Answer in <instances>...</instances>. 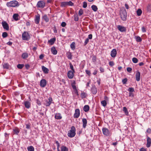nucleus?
I'll use <instances>...</instances> for the list:
<instances>
[{"instance_id":"nucleus-7","label":"nucleus","mask_w":151,"mask_h":151,"mask_svg":"<svg viewBox=\"0 0 151 151\" xmlns=\"http://www.w3.org/2000/svg\"><path fill=\"white\" fill-rule=\"evenodd\" d=\"M45 5V2L43 1H38L37 5V7L43 8Z\"/></svg>"},{"instance_id":"nucleus-14","label":"nucleus","mask_w":151,"mask_h":151,"mask_svg":"<svg viewBox=\"0 0 151 151\" xmlns=\"http://www.w3.org/2000/svg\"><path fill=\"white\" fill-rule=\"evenodd\" d=\"M117 54V52L116 49H113L111 52V55L112 58H115Z\"/></svg>"},{"instance_id":"nucleus-46","label":"nucleus","mask_w":151,"mask_h":151,"mask_svg":"<svg viewBox=\"0 0 151 151\" xmlns=\"http://www.w3.org/2000/svg\"><path fill=\"white\" fill-rule=\"evenodd\" d=\"M133 62L134 63H137L138 62V59L136 58H133L132 59Z\"/></svg>"},{"instance_id":"nucleus-57","label":"nucleus","mask_w":151,"mask_h":151,"mask_svg":"<svg viewBox=\"0 0 151 151\" xmlns=\"http://www.w3.org/2000/svg\"><path fill=\"white\" fill-rule=\"evenodd\" d=\"M109 65L111 66H113L114 65V63L113 61H110L109 63Z\"/></svg>"},{"instance_id":"nucleus-27","label":"nucleus","mask_w":151,"mask_h":151,"mask_svg":"<svg viewBox=\"0 0 151 151\" xmlns=\"http://www.w3.org/2000/svg\"><path fill=\"white\" fill-rule=\"evenodd\" d=\"M60 149L61 151H68V148L64 145L62 146Z\"/></svg>"},{"instance_id":"nucleus-44","label":"nucleus","mask_w":151,"mask_h":151,"mask_svg":"<svg viewBox=\"0 0 151 151\" xmlns=\"http://www.w3.org/2000/svg\"><path fill=\"white\" fill-rule=\"evenodd\" d=\"M74 20L76 21H77L79 19L78 17L77 14H75L74 15Z\"/></svg>"},{"instance_id":"nucleus-24","label":"nucleus","mask_w":151,"mask_h":151,"mask_svg":"<svg viewBox=\"0 0 151 151\" xmlns=\"http://www.w3.org/2000/svg\"><path fill=\"white\" fill-rule=\"evenodd\" d=\"M42 70L44 73H48L49 71L48 69L45 67L44 66H42Z\"/></svg>"},{"instance_id":"nucleus-21","label":"nucleus","mask_w":151,"mask_h":151,"mask_svg":"<svg viewBox=\"0 0 151 151\" xmlns=\"http://www.w3.org/2000/svg\"><path fill=\"white\" fill-rule=\"evenodd\" d=\"M122 111L124 112L125 114L127 116L129 115V113L127 108L124 106L122 108Z\"/></svg>"},{"instance_id":"nucleus-6","label":"nucleus","mask_w":151,"mask_h":151,"mask_svg":"<svg viewBox=\"0 0 151 151\" xmlns=\"http://www.w3.org/2000/svg\"><path fill=\"white\" fill-rule=\"evenodd\" d=\"M102 130L103 134L106 136H109L111 134L109 131L106 128H103Z\"/></svg>"},{"instance_id":"nucleus-10","label":"nucleus","mask_w":151,"mask_h":151,"mask_svg":"<svg viewBox=\"0 0 151 151\" xmlns=\"http://www.w3.org/2000/svg\"><path fill=\"white\" fill-rule=\"evenodd\" d=\"M80 115V111L79 109H75V113L74 114V117L75 118H78Z\"/></svg>"},{"instance_id":"nucleus-43","label":"nucleus","mask_w":151,"mask_h":151,"mask_svg":"<svg viewBox=\"0 0 151 151\" xmlns=\"http://www.w3.org/2000/svg\"><path fill=\"white\" fill-rule=\"evenodd\" d=\"M24 65L23 64H19L17 65V67L19 69H21L24 67Z\"/></svg>"},{"instance_id":"nucleus-36","label":"nucleus","mask_w":151,"mask_h":151,"mask_svg":"<svg viewBox=\"0 0 151 151\" xmlns=\"http://www.w3.org/2000/svg\"><path fill=\"white\" fill-rule=\"evenodd\" d=\"M135 39L136 41L138 42H141L142 41V39L141 37L139 36H136L135 37Z\"/></svg>"},{"instance_id":"nucleus-15","label":"nucleus","mask_w":151,"mask_h":151,"mask_svg":"<svg viewBox=\"0 0 151 151\" xmlns=\"http://www.w3.org/2000/svg\"><path fill=\"white\" fill-rule=\"evenodd\" d=\"M140 79V73L139 71H137L136 74V80L137 81H139Z\"/></svg>"},{"instance_id":"nucleus-30","label":"nucleus","mask_w":151,"mask_h":151,"mask_svg":"<svg viewBox=\"0 0 151 151\" xmlns=\"http://www.w3.org/2000/svg\"><path fill=\"white\" fill-rule=\"evenodd\" d=\"M137 15L138 16H140L141 15L142 13V11L140 9H138L136 11Z\"/></svg>"},{"instance_id":"nucleus-49","label":"nucleus","mask_w":151,"mask_h":151,"mask_svg":"<svg viewBox=\"0 0 151 151\" xmlns=\"http://www.w3.org/2000/svg\"><path fill=\"white\" fill-rule=\"evenodd\" d=\"M129 92H133L134 91V89L133 88H129L128 89Z\"/></svg>"},{"instance_id":"nucleus-59","label":"nucleus","mask_w":151,"mask_h":151,"mask_svg":"<svg viewBox=\"0 0 151 151\" xmlns=\"http://www.w3.org/2000/svg\"><path fill=\"white\" fill-rule=\"evenodd\" d=\"M142 30L143 32H146V29L144 27H142Z\"/></svg>"},{"instance_id":"nucleus-41","label":"nucleus","mask_w":151,"mask_h":151,"mask_svg":"<svg viewBox=\"0 0 151 151\" xmlns=\"http://www.w3.org/2000/svg\"><path fill=\"white\" fill-rule=\"evenodd\" d=\"M73 95H75L76 96H78L79 95L78 91L77 89L74 90L73 92Z\"/></svg>"},{"instance_id":"nucleus-26","label":"nucleus","mask_w":151,"mask_h":151,"mask_svg":"<svg viewBox=\"0 0 151 151\" xmlns=\"http://www.w3.org/2000/svg\"><path fill=\"white\" fill-rule=\"evenodd\" d=\"M28 57V54L27 52H24L23 53L22 55V57L23 59H25L27 58Z\"/></svg>"},{"instance_id":"nucleus-25","label":"nucleus","mask_w":151,"mask_h":151,"mask_svg":"<svg viewBox=\"0 0 151 151\" xmlns=\"http://www.w3.org/2000/svg\"><path fill=\"white\" fill-rule=\"evenodd\" d=\"M91 92L94 94H96L97 92V89L95 86H93L91 89Z\"/></svg>"},{"instance_id":"nucleus-5","label":"nucleus","mask_w":151,"mask_h":151,"mask_svg":"<svg viewBox=\"0 0 151 151\" xmlns=\"http://www.w3.org/2000/svg\"><path fill=\"white\" fill-rule=\"evenodd\" d=\"M22 39L24 40H28L30 39V35L27 32H24L22 34Z\"/></svg>"},{"instance_id":"nucleus-13","label":"nucleus","mask_w":151,"mask_h":151,"mask_svg":"<svg viewBox=\"0 0 151 151\" xmlns=\"http://www.w3.org/2000/svg\"><path fill=\"white\" fill-rule=\"evenodd\" d=\"M2 24L3 27V28L6 29V30H8L9 29V26L8 24L5 22H2Z\"/></svg>"},{"instance_id":"nucleus-16","label":"nucleus","mask_w":151,"mask_h":151,"mask_svg":"<svg viewBox=\"0 0 151 151\" xmlns=\"http://www.w3.org/2000/svg\"><path fill=\"white\" fill-rule=\"evenodd\" d=\"M40 15L38 14L35 16V22L36 24H37L39 23L40 21Z\"/></svg>"},{"instance_id":"nucleus-11","label":"nucleus","mask_w":151,"mask_h":151,"mask_svg":"<svg viewBox=\"0 0 151 151\" xmlns=\"http://www.w3.org/2000/svg\"><path fill=\"white\" fill-rule=\"evenodd\" d=\"M75 71H73L71 70L69 71L67 73L68 77L69 79H72L74 77V73Z\"/></svg>"},{"instance_id":"nucleus-40","label":"nucleus","mask_w":151,"mask_h":151,"mask_svg":"<svg viewBox=\"0 0 151 151\" xmlns=\"http://www.w3.org/2000/svg\"><path fill=\"white\" fill-rule=\"evenodd\" d=\"M3 66L4 68L8 69L9 68V65L8 63H5L3 65Z\"/></svg>"},{"instance_id":"nucleus-19","label":"nucleus","mask_w":151,"mask_h":151,"mask_svg":"<svg viewBox=\"0 0 151 151\" xmlns=\"http://www.w3.org/2000/svg\"><path fill=\"white\" fill-rule=\"evenodd\" d=\"M24 105L26 108L29 109L31 106V103L28 101H25L24 102Z\"/></svg>"},{"instance_id":"nucleus-54","label":"nucleus","mask_w":151,"mask_h":151,"mask_svg":"<svg viewBox=\"0 0 151 151\" xmlns=\"http://www.w3.org/2000/svg\"><path fill=\"white\" fill-rule=\"evenodd\" d=\"M96 60V57L95 56H93L92 57V60L93 62H95Z\"/></svg>"},{"instance_id":"nucleus-17","label":"nucleus","mask_w":151,"mask_h":151,"mask_svg":"<svg viewBox=\"0 0 151 151\" xmlns=\"http://www.w3.org/2000/svg\"><path fill=\"white\" fill-rule=\"evenodd\" d=\"M56 38L55 37L51 38L48 40V43L50 45H52L54 44Z\"/></svg>"},{"instance_id":"nucleus-61","label":"nucleus","mask_w":151,"mask_h":151,"mask_svg":"<svg viewBox=\"0 0 151 151\" xmlns=\"http://www.w3.org/2000/svg\"><path fill=\"white\" fill-rule=\"evenodd\" d=\"M100 70L101 73H103L104 71V69L102 67H100Z\"/></svg>"},{"instance_id":"nucleus-12","label":"nucleus","mask_w":151,"mask_h":151,"mask_svg":"<svg viewBox=\"0 0 151 151\" xmlns=\"http://www.w3.org/2000/svg\"><path fill=\"white\" fill-rule=\"evenodd\" d=\"M47 81L45 79H42L40 82V85L42 87H45L46 85Z\"/></svg>"},{"instance_id":"nucleus-60","label":"nucleus","mask_w":151,"mask_h":151,"mask_svg":"<svg viewBox=\"0 0 151 151\" xmlns=\"http://www.w3.org/2000/svg\"><path fill=\"white\" fill-rule=\"evenodd\" d=\"M26 128L28 129H29L30 128V124H26Z\"/></svg>"},{"instance_id":"nucleus-55","label":"nucleus","mask_w":151,"mask_h":151,"mask_svg":"<svg viewBox=\"0 0 151 151\" xmlns=\"http://www.w3.org/2000/svg\"><path fill=\"white\" fill-rule=\"evenodd\" d=\"M151 132V129L148 128L146 131V133L150 134Z\"/></svg>"},{"instance_id":"nucleus-56","label":"nucleus","mask_w":151,"mask_h":151,"mask_svg":"<svg viewBox=\"0 0 151 151\" xmlns=\"http://www.w3.org/2000/svg\"><path fill=\"white\" fill-rule=\"evenodd\" d=\"M66 23L65 22H63L61 24V25L62 27H65L66 26Z\"/></svg>"},{"instance_id":"nucleus-33","label":"nucleus","mask_w":151,"mask_h":151,"mask_svg":"<svg viewBox=\"0 0 151 151\" xmlns=\"http://www.w3.org/2000/svg\"><path fill=\"white\" fill-rule=\"evenodd\" d=\"M66 54L67 56L68 59L70 60L72 59V55L71 53L70 52H68Z\"/></svg>"},{"instance_id":"nucleus-51","label":"nucleus","mask_w":151,"mask_h":151,"mask_svg":"<svg viewBox=\"0 0 151 151\" xmlns=\"http://www.w3.org/2000/svg\"><path fill=\"white\" fill-rule=\"evenodd\" d=\"M89 41V39L88 38H86L85 40L84 41V45H86L88 44V42Z\"/></svg>"},{"instance_id":"nucleus-2","label":"nucleus","mask_w":151,"mask_h":151,"mask_svg":"<svg viewBox=\"0 0 151 151\" xmlns=\"http://www.w3.org/2000/svg\"><path fill=\"white\" fill-rule=\"evenodd\" d=\"M120 15L121 19L123 21L126 20L127 17V12L125 9L123 8L121 10Z\"/></svg>"},{"instance_id":"nucleus-39","label":"nucleus","mask_w":151,"mask_h":151,"mask_svg":"<svg viewBox=\"0 0 151 151\" xmlns=\"http://www.w3.org/2000/svg\"><path fill=\"white\" fill-rule=\"evenodd\" d=\"M101 104L104 107H105L106 106L107 103L106 100H103L101 101Z\"/></svg>"},{"instance_id":"nucleus-3","label":"nucleus","mask_w":151,"mask_h":151,"mask_svg":"<svg viewBox=\"0 0 151 151\" xmlns=\"http://www.w3.org/2000/svg\"><path fill=\"white\" fill-rule=\"evenodd\" d=\"M6 5L8 7H15L19 5L18 2L16 0H13L7 2Z\"/></svg>"},{"instance_id":"nucleus-32","label":"nucleus","mask_w":151,"mask_h":151,"mask_svg":"<svg viewBox=\"0 0 151 151\" xmlns=\"http://www.w3.org/2000/svg\"><path fill=\"white\" fill-rule=\"evenodd\" d=\"M19 14H15L13 15V18L16 21H17L19 20L18 19Z\"/></svg>"},{"instance_id":"nucleus-38","label":"nucleus","mask_w":151,"mask_h":151,"mask_svg":"<svg viewBox=\"0 0 151 151\" xmlns=\"http://www.w3.org/2000/svg\"><path fill=\"white\" fill-rule=\"evenodd\" d=\"M27 149L28 151H34V148L33 146H30L28 147L27 148Z\"/></svg>"},{"instance_id":"nucleus-29","label":"nucleus","mask_w":151,"mask_h":151,"mask_svg":"<svg viewBox=\"0 0 151 151\" xmlns=\"http://www.w3.org/2000/svg\"><path fill=\"white\" fill-rule=\"evenodd\" d=\"M13 131L15 134H18L20 132L19 129L17 127H15L13 129Z\"/></svg>"},{"instance_id":"nucleus-9","label":"nucleus","mask_w":151,"mask_h":151,"mask_svg":"<svg viewBox=\"0 0 151 151\" xmlns=\"http://www.w3.org/2000/svg\"><path fill=\"white\" fill-rule=\"evenodd\" d=\"M118 29L121 32H125L127 29L126 27L120 25H118L117 26Z\"/></svg>"},{"instance_id":"nucleus-18","label":"nucleus","mask_w":151,"mask_h":151,"mask_svg":"<svg viewBox=\"0 0 151 151\" xmlns=\"http://www.w3.org/2000/svg\"><path fill=\"white\" fill-rule=\"evenodd\" d=\"M147 143L146 146L147 147H150L151 145V139L147 137Z\"/></svg>"},{"instance_id":"nucleus-62","label":"nucleus","mask_w":151,"mask_h":151,"mask_svg":"<svg viewBox=\"0 0 151 151\" xmlns=\"http://www.w3.org/2000/svg\"><path fill=\"white\" fill-rule=\"evenodd\" d=\"M104 100H106V101H108L109 100V98L106 96H105L104 98Z\"/></svg>"},{"instance_id":"nucleus-64","label":"nucleus","mask_w":151,"mask_h":151,"mask_svg":"<svg viewBox=\"0 0 151 151\" xmlns=\"http://www.w3.org/2000/svg\"><path fill=\"white\" fill-rule=\"evenodd\" d=\"M139 151H147L144 148H142L140 149Z\"/></svg>"},{"instance_id":"nucleus-45","label":"nucleus","mask_w":151,"mask_h":151,"mask_svg":"<svg viewBox=\"0 0 151 151\" xmlns=\"http://www.w3.org/2000/svg\"><path fill=\"white\" fill-rule=\"evenodd\" d=\"M69 65H70V69L71 70V71H73V72L75 71V70L74 69V68H73V66L72 65V64L70 63Z\"/></svg>"},{"instance_id":"nucleus-42","label":"nucleus","mask_w":151,"mask_h":151,"mask_svg":"<svg viewBox=\"0 0 151 151\" xmlns=\"http://www.w3.org/2000/svg\"><path fill=\"white\" fill-rule=\"evenodd\" d=\"M75 81H74L72 84V86L73 90L77 89L76 86L75 85Z\"/></svg>"},{"instance_id":"nucleus-35","label":"nucleus","mask_w":151,"mask_h":151,"mask_svg":"<svg viewBox=\"0 0 151 151\" xmlns=\"http://www.w3.org/2000/svg\"><path fill=\"white\" fill-rule=\"evenodd\" d=\"M70 47L73 50H74L75 49V43L74 42H73L71 43Z\"/></svg>"},{"instance_id":"nucleus-20","label":"nucleus","mask_w":151,"mask_h":151,"mask_svg":"<svg viewBox=\"0 0 151 151\" xmlns=\"http://www.w3.org/2000/svg\"><path fill=\"white\" fill-rule=\"evenodd\" d=\"M83 127V128H85L86 127L87 124V120L86 119L83 118L82 119Z\"/></svg>"},{"instance_id":"nucleus-53","label":"nucleus","mask_w":151,"mask_h":151,"mask_svg":"<svg viewBox=\"0 0 151 151\" xmlns=\"http://www.w3.org/2000/svg\"><path fill=\"white\" fill-rule=\"evenodd\" d=\"M85 72L89 76H90L91 75V72L90 71L88 70H86Z\"/></svg>"},{"instance_id":"nucleus-23","label":"nucleus","mask_w":151,"mask_h":151,"mask_svg":"<svg viewBox=\"0 0 151 151\" xmlns=\"http://www.w3.org/2000/svg\"><path fill=\"white\" fill-rule=\"evenodd\" d=\"M51 52L53 55H56L57 53V51L54 47H52L51 48Z\"/></svg>"},{"instance_id":"nucleus-28","label":"nucleus","mask_w":151,"mask_h":151,"mask_svg":"<svg viewBox=\"0 0 151 151\" xmlns=\"http://www.w3.org/2000/svg\"><path fill=\"white\" fill-rule=\"evenodd\" d=\"M42 19L46 22H48L49 21V18L46 15H45L43 16Z\"/></svg>"},{"instance_id":"nucleus-37","label":"nucleus","mask_w":151,"mask_h":151,"mask_svg":"<svg viewBox=\"0 0 151 151\" xmlns=\"http://www.w3.org/2000/svg\"><path fill=\"white\" fill-rule=\"evenodd\" d=\"M81 96L82 99L84 98L87 96V94L84 92H82L81 93Z\"/></svg>"},{"instance_id":"nucleus-48","label":"nucleus","mask_w":151,"mask_h":151,"mask_svg":"<svg viewBox=\"0 0 151 151\" xmlns=\"http://www.w3.org/2000/svg\"><path fill=\"white\" fill-rule=\"evenodd\" d=\"M8 36L7 33L6 32H4L2 33V36L3 38H5Z\"/></svg>"},{"instance_id":"nucleus-1","label":"nucleus","mask_w":151,"mask_h":151,"mask_svg":"<svg viewBox=\"0 0 151 151\" xmlns=\"http://www.w3.org/2000/svg\"><path fill=\"white\" fill-rule=\"evenodd\" d=\"M76 129L75 127L74 126H72L70 128V129L68 131V136L70 138L74 137L76 134Z\"/></svg>"},{"instance_id":"nucleus-34","label":"nucleus","mask_w":151,"mask_h":151,"mask_svg":"<svg viewBox=\"0 0 151 151\" xmlns=\"http://www.w3.org/2000/svg\"><path fill=\"white\" fill-rule=\"evenodd\" d=\"M91 8L94 11V12H96L97 10H98V8L97 6L95 5H92L91 6Z\"/></svg>"},{"instance_id":"nucleus-58","label":"nucleus","mask_w":151,"mask_h":151,"mask_svg":"<svg viewBox=\"0 0 151 151\" xmlns=\"http://www.w3.org/2000/svg\"><path fill=\"white\" fill-rule=\"evenodd\" d=\"M132 69L131 68L128 67L127 68V71L129 73H131L132 71Z\"/></svg>"},{"instance_id":"nucleus-63","label":"nucleus","mask_w":151,"mask_h":151,"mask_svg":"<svg viewBox=\"0 0 151 151\" xmlns=\"http://www.w3.org/2000/svg\"><path fill=\"white\" fill-rule=\"evenodd\" d=\"M54 0H47V3H52L53 2Z\"/></svg>"},{"instance_id":"nucleus-31","label":"nucleus","mask_w":151,"mask_h":151,"mask_svg":"<svg viewBox=\"0 0 151 151\" xmlns=\"http://www.w3.org/2000/svg\"><path fill=\"white\" fill-rule=\"evenodd\" d=\"M89 110V107L88 105H85L83 107V110L85 112H87Z\"/></svg>"},{"instance_id":"nucleus-8","label":"nucleus","mask_w":151,"mask_h":151,"mask_svg":"<svg viewBox=\"0 0 151 151\" xmlns=\"http://www.w3.org/2000/svg\"><path fill=\"white\" fill-rule=\"evenodd\" d=\"M53 100L52 98L51 97L49 98L48 100L46 101V102L45 104V105L46 106H49L51 103L52 102Z\"/></svg>"},{"instance_id":"nucleus-4","label":"nucleus","mask_w":151,"mask_h":151,"mask_svg":"<svg viewBox=\"0 0 151 151\" xmlns=\"http://www.w3.org/2000/svg\"><path fill=\"white\" fill-rule=\"evenodd\" d=\"M73 3L71 1L68 2H60V6L61 7H65L67 6H72Z\"/></svg>"},{"instance_id":"nucleus-50","label":"nucleus","mask_w":151,"mask_h":151,"mask_svg":"<svg viewBox=\"0 0 151 151\" xmlns=\"http://www.w3.org/2000/svg\"><path fill=\"white\" fill-rule=\"evenodd\" d=\"M87 6V3L85 2L84 1L83 3V8H86Z\"/></svg>"},{"instance_id":"nucleus-47","label":"nucleus","mask_w":151,"mask_h":151,"mask_svg":"<svg viewBox=\"0 0 151 151\" xmlns=\"http://www.w3.org/2000/svg\"><path fill=\"white\" fill-rule=\"evenodd\" d=\"M83 10L82 9H80L79 13H78V15H79L80 16L81 15L83 14Z\"/></svg>"},{"instance_id":"nucleus-22","label":"nucleus","mask_w":151,"mask_h":151,"mask_svg":"<svg viewBox=\"0 0 151 151\" xmlns=\"http://www.w3.org/2000/svg\"><path fill=\"white\" fill-rule=\"evenodd\" d=\"M55 117L56 119H60L62 118V116L60 113H57L55 114Z\"/></svg>"},{"instance_id":"nucleus-52","label":"nucleus","mask_w":151,"mask_h":151,"mask_svg":"<svg viewBox=\"0 0 151 151\" xmlns=\"http://www.w3.org/2000/svg\"><path fill=\"white\" fill-rule=\"evenodd\" d=\"M127 81V78H125L122 80V83L123 84H125L126 83Z\"/></svg>"}]
</instances>
